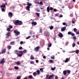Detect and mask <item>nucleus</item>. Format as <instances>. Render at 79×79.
<instances>
[{
	"mask_svg": "<svg viewBox=\"0 0 79 79\" xmlns=\"http://www.w3.org/2000/svg\"><path fill=\"white\" fill-rule=\"evenodd\" d=\"M27 6L26 7V10L28 11H30V9H29V8H30V6L32 5V3H30L29 2H27Z\"/></svg>",
	"mask_w": 79,
	"mask_h": 79,
	"instance_id": "f257e3e1",
	"label": "nucleus"
},
{
	"mask_svg": "<svg viewBox=\"0 0 79 79\" xmlns=\"http://www.w3.org/2000/svg\"><path fill=\"white\" fill-rule=\"evenodd\" d=\"M14 32L15 34V35L16 36H18V35H19L20 34V32L18 31H17L16 30H14Z\"/></svg>",
	"mask_w": 79,
	"mask_h": 79,
	"instance_id": "f03ea898",
	"label": "nucleus"
},
{
	"mask_svg": "<svg viewBox=\"0 0 79 79\" xmlns=\"http://www.w3.org/2000/svg\"><path fill=\"white\" fill-rule=\"evenodd\" d=\"M40 49V47L37 46L36 48H35V49H34V51H35V52H38Z\"/></svg>",
	"mask_w": 79,
	"mask_h": 79,
	"instance_id": "7ed1b4c3",
	"label": "nucleus"
},
{
	"mask_svg": "<svg viewBox=\"0 0 79 79\" xmlns=\"http://www.w3.org/2000/svg\"><path fill=\"white\" fill-rule=\"evenodd\" d=\"M6 52V49L4 48L1 50V54H3Z\"/></svg>",
	"mask_w": 79,
	"mask_h": 79,
	"instance_id": "20e7f679",
	"label": "nucleus"
},
{
	"mask_svg": "<svg viewBox=\"0 0 79 79\" xmlns=\"http://www.w3.org/2000/svg\"><path fill=\"white\" fill-rule=\"evenodd\" d=\"M66 29V26H65L62 28L61 29V31L63 32V31H64Z\"/></svg>",
	"mask_w": 79,
	"mask_h": 79,
	"instance_id": "39448f33",
	"label": "nucleus"
},
{
	"mask_svg": "<svg viewBox=\"0 0 79 79\" xmlns=\"http://www.w3.org/2000/svg\"><path fill=\"white\" fill-rule=\"evenodd\" d=\"M8 15L9 17L10 18H11L12 16H13V13H12L11 12H10L8 13Z\"/></svg>",
	"mask_w": 79,
	"mask_h": 79,
	"instance_id": "423d86ee",
	"label": "nucleus"
},
{
	"mask_svg": "<svg viewBox=\"0 0 79 79\" xmlns=\"http://www.w3.org/2000/svg\"><path fill=\"white\" fill-rule=\"evenodd\" d=\"M5 59L4 58H3L2 60L1 61L0 63L1 64H3L5 63Z\"/></svg>",
	"mask_w": 79,
	"mask_h": 79,
	"instance_id": "0eeeda50",
	"label": "nucleus"
},
{
	"mask_svg": "<svg viewBox=\"0 0 79 79\" xmlns=\"http://www.w3.org/2000/svg\"><path fill=\"white\" fill-rule=\"evenodd\" d=\"M31 24L34 26H35L37 25V22L33 21L31 23Z\"/></svg>",
	"mask_w": 79,
	"mask_h": 79,
	"instance_id": "6e6552de",
	"label": "nucleus"
},
{
	"mask_svg": "<svg viewBox=\"0 0 79 79\" xmlns=\"http://www.w3.org/2000/svg\"><path fill=\"white\" fill-rule=\"evenodd\" d=\"M18 25L20 26V25H22L23 24V22L19 20V23H18Z\"/></svg>",
	"mask_w": 79,
	"mask_h": 79,
	"instance_id": "1a4fd4ad",
	"label": "nucleus"
},
{
	"mask_svg": "<svg viewBox=\"0 0 79 79\" xmlns=\"http://www.w3.org/2000/svg\"><path fill=\"white\" fill-rule=\"evenodd\" d=\"M6 35V37H9L10 36V32H7Z\"/></svg>",
	"mask_w": 79,
	"mask_h": 79,
	"instance_id": "9d476101",
	"label": "nucleus"
},
{
	"mask_svg": "<svg viewBox=\"0 0 79 79\" xmlns=\"http://www.w3.org/2000/svg\"><path fill=\"white\" fill-rule=\"evenodd\" d=\"M58 36H59V37L62 38V37H63V35L62 33H60V34H58Z\"/></svg>",
	"mask_w": 79,
	"mask_h": 79,
	"instance_id": "9b49d317",
	"label": "nucleus"
},
{
	"mask_svg": "<svg viewBox=\"0 0 79 79\" xmlns=\"http://www.w3.org/2000/svg\"><path fill=\"white\" fill-rule=\"evenodd\" d=\"M19 22V20H17L15 22V25H16L17 26H18V24Z\"/></svg>",
	"mask_w": 79,
	"mask_h": 79,
	"instance_id": "f8f14e48",
	"label": "nucleus"
},
{
	"mask_svg": "<svg viewBox=\"0 0 79 79\" xmlns=\"http://www.w3.org/2000/svg\"><path fill=\"white\" fill-rule=\"evenodd\" d=\"M36 72L37 73V75H39V74H40V70H37Z\"/></svg>",
	"mask_w": 79,
	"mask_h": 79,
	"instance_id": "ddd939ff",
	"label": "nucleus"
},
{
	"mask_svg": "<svg viewBox=\"0 0 79 79\" xmlns=\"http://www.w3.org/2000/svg\"><path fill=\"white\" fill-rule=\"evenodd\" d=\"M0 7L1 8H6V6H5V5L4 4L1 6Z\"/></svg>",
	"mask_w": 79,
	"mask_h": 79,
	"instance_id": "4468645a",
	"label": "nucleus"
},
{
	"mask_svg": "<svg viewBox=\"0 0 79 79\" xmlns=\"http://www.w3.org/2000/svg\"><path fill=\"white\" fill-rule=\"evenodd\" d=\"M63 74L65 76H66V73H67V72H66V70H64L63 71Z\"/></svg>",
	"mask_w": 79,
	"mask_h": 79,
	"instance_id": "2eb2a0df",
	"label": "nucleus"
},
{
	"mask_svg": "<svg viewBox=\"0 0 79 79\" xmlns=\"http://www.w3.org/2000/svg\"><path fill=\"white\" fill-rule=\"evenodd\" d=\"M67 73H68V74H69L71 73V71L69 70H66Z\"/></svg>",
	"mask_w": 79,
	"mask_h": 79,
	"instance_id": "dca6fc26",
	"label": "nucleus"
},
{
	"mask_svg": "<svg viewBox=\"0 0 79 79\" xmlns=\"http://www.w3.org/2000/svg\"><path fill=\"white\" fill-rule=\"evenodd\" d=\"M50 6H48L47 8V11L48 12H50Z\"/></svg>",
	"mask_w": 79,
	"mask_h": 79,
	"instance_id": "f3484780",
	"label": "nucleus"
},
{
	"mask_svg": "<svg viewBox=\"0 0 79 79\" xmlns=\"http://www.w3.org/2000/svg\"><path fill=\"white\" fill-rule=\"evenodd\" d=\"M54 76V75L53 74L52 75H51L49 76V79H51V78H52V77H53Z\"/></svg>",
	"mask_w": 79,
	"mask_h": 79,
	"instance_id": "a211bd4d",
	"label": "nucleus"
},
{
	"mask_svg": "<svg viewBox=\"0 0 79 79\" xmlns=\"http://www.w3.org/2000/svg\"><path fill=\"white\" fill-rule=\"evenodd\" d=\"M49 75H47L46 76L45 79H50V78H49Z\"/></svg>",
	"mask_w": 79,
	"mask_h": 79,
	"instance_id": "6ab92c4d",
	"label": "nucleus"
},
{
	"mask_svg": "<svg viewBox=\"0 0 79 79\" xmlns=\"http://www.w3.org/2000/svg\"><path fill=\"white\" fill-rule=\"evenodd\" d=\"M68 60H69V59L68 58H67L65 59V60L64 61L65 63H68Z\"/></svg>",
	"mask_w": 79,
	"mask_h": 79,
	"instance_id": "aec40b11",
	"label": "nucleus"
},
{
	"mask_svg": "<svg viewBox=\"0 0 79 79\" xmlns=\"http://www.w3.org/2000/svg\"><path fill=\"white\" fill-rule=\"evenodd\" d=\"M46 35H47V37H49V36H50V34H49V32H47L46 33Z\"/></svg>",
	"mask_w": 79,
	"mask_h": 79,
	"instance_id": "412c9836",
	"label": "nucleus"
},
{
	"mask_svg": "<svg viewBox=\"0 0 79 79\" xmlns=\"http://www.w3.org/2000/svg\"><path fill=\"white\" fill-rule=\"evenodd\" d=\"M30 58L31 60H34V57L32 55H31L30 57Z\"/></svg>",
	"mask_w": 79,
	"mask_h": 79,
	"instance_id": "4be33fe9",
	"label": "nucleus"
},
{
	"mask_svg": "<svg viewBox=\"0 0 79 79\" xmlns=\"http://www.w3.org/2000/svg\"><path fill=\"white\" fill-rule=\"evenodd\" d=\"M7 48L9 50H10L11 48V47L10 45H9L7 46Z\"/></svg>",
	"mask_w": 79,
	"mask_h": 79,
	"instance_id": "5701e85b",
	"label": "nucleus"
},
{
	"mask_svg": "<svg viewBox=\"0 0 79 79\" xmlns=\"http://www.w3.org/2000/svg\"><path fill=\"white\" fill-rule=\"evenodd\" d=\"M15 52V54H18V53H19V51H18L17 50H16Z\"/></svg>",
	"mask_w": 79,
	"mask_h": 79,
	"instance_id": "b1692460",
	"label": "nucleus"
},
{
	"mask_svg": "<svg viewBox=\"0 0 79 79\" xmlns=\"http://www.w3.org/2000/svg\"><path fill=\"white\" fill-rule=\"evenodd\" d=\"M7 31H8V32H10V31H11V29L9 27H7Z\"/></svg>",
	"mask_w": 79,
	"mask_h": 79,
	"instance_id": "393cba45",
	"label": "nucleus"
},
{
	"mask_svg": "<svg viewBox=\"0 0 79 79\" xmlns=\"http://www.w3.org/2000/svg\"><path fill=\"white\" fill-rule=\"evenodd\" d=\"M49 62L50 63H52L53 62V60H49Z\"/></svg>",
	"mask_w": 79,
	"mask_h": 79,
	"instance_id": "a878e982",
	"label": "nucleus"
},
{
	"mask_svg": "<svg viewBox=\"0 0 79 79\" xmlns=\"http://www.w3.org/2000/svg\"><path fill=\"white\" fill-rule=\"evenodd\" d=\"M56 69V67H54L53 68L52 67L51 68V70H52V71H54L55 69Z\"/></svg>",
	"mask_w": 79,
	"mask_h": 79,
	"instance_id": "bb28decb",
	"label": "nucleus"
},
{
	"mask_svg": "<svg viewBox=\"0 0 79 79\" xmlns=\"http://www.w3.org/2000/svg\"><path fill=\"white\" fill-rule=\"evenodd\" d=\"M15 63H16L17 64H21V62H20V61H17V62H15Z\"/></svg>",
	"mask_w": 79,
	"mask_h": 79,
	"instance_id": "cd10ccee",
	"label": "nucleus"
},
{
	"mask_svg": "<svg viewBox=\"0 0 79 79\" xmlns=\"http://www.w3.org/2000/svg\"><path fill=\"white\" fill-rule=\"evenodd\" d=\"M36 15L38 17H39V16H40V14L38 13H36Z\"/></svg>",
	"mask_w": 79,
	"mask_h": 79,
	"instance_id": "c85d7f7f",
	"label": "nucleus"
},
{
	"mask_svg": "<svg viewBox=\"0 0 79 79\" xmlns=\"http://www.w3.org/2000/svg\"><path fill=\"white\" fill-rule=\"evenodd\" d=\"M14 69L16 70H18V67L17 66H15L14 67Z\"/></svg>",
	"mask_w": 79,
	"mask_h": 79,
	"instance_id": "c756f323",
	"label": "nucleus"
},
{
	"mask_svg": "<svg viewBox=\"0 0 79 79\" xmlns=\"http://www.w3.org/2000/svg\"><path fill=\"white\" fill-rule=\"evenodd\" d=\"M28 77V79H32V75H30Z\"/></svg>",
	"mask_w": 79,
	"mask_h": 79,
	"instance_id": "7c9ffc66",
	"label": "nucleus"
},
{
	"mask_svg": "<svg viewBox=\"0 0 79 79\" xmlns=\"http://www.w3.org/2000/svg\"><path fill=\"white\" fill-rule=\"evenodd\" d=\"M53 27H54L53 26H50V29L51 30H52V29H53Z\"/></svg>",
	"mask_w": 79,
	"mask_h": 79,
	"instance_id": "2f4dec72",
	"label": "nucleus"
},
{
	"mask_svg": "<svg viewBox=\"0 0 79 79\" xmlns=\"http://www.w3.org/2000/svg\"><path fill=\"white\" fill-rule=\"evenodd\" d=\"M19 53L21 54L22 55H23V52L22 51H19Z\"/></svg>",
	"mask_w": 79,
	"mask_h": 79,
	"instance_id": "473e14b6",
	"label": "nucleus"
},
{
	"mask_svg": "<svg viewBox=\"0 0 79 79\" xmlns=\"http://www.w3.org/2000/svg\"><path fill=\"white\" fill-rule=\"evenodd\" d=\"M33 74L34 76H35V75L37 74V73H36L35 72H34L33 73Z\"/></svg>",
	"mask_w": 79,
	"mask_h": 79,
	"instance_id": "72a5a7b5",
	"label": "nucleus"
},
{
	"mask_svg": "<svg viewBox=\"0 0 79 79\" xmlns=\"http://www.w3.org/2000/svg\"><path fill=\"white\" fill-rule=\"evenodd\" d=\"M72 34V33L71 31H69L68 33V35H71V34Z\"/></svg>",
	"mask_w": 79,
	"mask_h": 79,
	"instance_id": "f704fd0d",
	"label": "nucleus"
},
{
	"mask_svg": "<svg viewBox=\"0 0 79 79\" xmlns=\"http://www.w3.org/2000/svg\"><path fill=\"white\" fill-rule=\"evenodd\" d=\"M40 71L42 72V73H43V72H44V71H43V69L42 68L40 69Z\"/></svg>",
	"mask_w": 79,
	"mask_h": 79,
	"instance_id": "c9c22d12",
	"label": "nucleus"
},
{
	"mask_svg": "<svg viewBox=\"0 0 79 79\" xmlns=\"http://www.w3.org/2000/svg\"><path fill=\"white\" fill-rule=\"evenodd\" d=\"M1 10L2 11H3L4 12L5 11V9H4V8H2Z\"/></svg>",
	"mask_w": 79,
	"mask_h": 79,
	"instance_id": "e433bc0d",
	"label": "nucleus"
},
{
	"mask_svg": "<svg viewBox=\"0 0 79 79\" xmlns=\"http://www.w3.org/2000/svg\"><path fill=\"white\" fill-rule=\"evenodd\" d=\"M14 43H15V41H12V42H10V44L11 45H13Z\"/></svg>",
	"mask_w": 79,
	"mask_h": 79,
	"instance_id": "4c0bfd02",
	"label": "nucleus"
},
{
	"mask_svg": "<svg viewBox=\"0 0 79 79\" xmlns=\"http://www.w3.org/2000/svg\"><path fill=\"white\" fill-rule=\"evenodd\" d=\"M22 55H23L21 54H18V56L19 57H20L21 56H22Z\"/></svg>",
	"mask_w": 79,
	"mask_h": 79,
	"instance_id": "58836bf2",
	"label": "nucleus"
},
{
	"mask_svg": "<svg viewBox=\"0 0 79 79\" xmlns=\"http://www.w3.org/2000/svg\"><path fill=\"white\" fill-rule=\"evenodd\" d=\"M54 56H51V59H52V60H54V59H55V57H54Z\"/></svg>",
	"mask_w": 79,
	"mask_h": 79,
	"instance_id": "ea45409f",
	"label": "nucleus"
},
{
	"mask_svg": "<svg viewBox=\"0 0 79 79\" xmlns=\"http://www.w3.org/2000/svg\"><path fill=\"white\" fill-rule=\"evenodd\" d=\"M21 78V77L20 76H18L17 78V79H20Z\"/></svg>",
	"mask_w": 79,
	"mask_h": 79,
	"instance_id": "a19ab883",
	"label": "nucleus"
},
{
	"mask_svg": "<svg viewBox=\"0 0 79 79\" xmlns=\"http://www.w3.org/2000/svg\"><path fill=\"white\" fill-rule=\"evenodd\" d=\"M51 47H52V44L51 43H50L48 45V47L50 48Z\"/></svg>",
	"mask_w": 79,
	"mask_h": 79,
	"instance_id": "79ce46f5",
	"label": "nucleus"
},
{
	"mask_svg": "<svg viewBox=\"0 0 79 79\" xmlns=\"http://www.w3.org/2000/svg\"><path fill=\"white\" fill-rule=\"evenodd\" d=\"M71 35L73 37H74V36H75V34L74 33H72Z\"/></svg>",
	"mask_w": 79,
	"mask_h": 79,
	"instance_id": "37998d69",
	"label": "nucleus"
},
{
	"mask_svg": "<svg viewBox=\"0 0 79 79\" xmlns=\"http://www.w3.org/2000/svg\"><path fill=\"white\" fill-rule=\"evenodd\" d=\"M79 52V50H77L76 52V53L77 54H78Z\"/></svg>",
	"mask_w": 79,
	"mask_h": 79,
	"instance_id": "c03bdc74",
	"label": "nucleus"
},
{
	"mask_svg": "<svg viewBox=\"0 0 79 79\" xmlns=\"http://www.w3.org/2000/svg\"><path fill=\"white\" fill-rule=\"evenodd\" d=\"M77 29H76V28H74L73 29V31L74 32H76V31H77Z\"/></svg>",
	"mask_w": 79,
	"mask_h": 79,
	"instance_id": "a18cd8bd",
	"label": "nucleus"
},
{
	"mask_svg": "<svg viewBox=\"0 0 79 79\" xmlns=\"http://www.w3.org/2000/svg\"><path fill=\"white\" fill-rule=\"evenodd\" d=\"M73 40H76V39H77V38L76 36H74L73 38Z\"/></svg>",
	"mask_w": 79,
	"mask_h": 79,
	"instance_id": "49530a36",
	"label": "nucleus"
},
{
	"mask_svg": "<svg viewBox=\"0 0 79 79\" xmlns=\"http://www.w3.org/2000/svg\"><path fill=\"white\" fill-rule=\"evenodd\" d=\"M68 8H70V9H69V10H71V9L72 8H73V6L71 7V6H69Z\"/></svg>",
	"mask_w": 79,
	"mask_h": 79,
	"instance_id": "de8ad7c7",
	"label": "nucleus"
},
{
	"mask_svg": "<svg viewBox=\"0 0 79 79\" xmlns=\"http://www.w3.org/2000/svg\"><path fill=\"white\" fill-rule=\"evenodd\" d=\"M8 27H9V28H10V29H12V28H13V26L11 25L8 26Z\"/></svg>",
	"mask_w": 79,
	"mask_h": 79,
	"instance_id": "09e8293b",
	"label": "nucleus"
},
{
	"mask_svg": "<svg viewBox=\"0 0 79 79\" xmlns=\"http://www.w3.org/2000/svg\"><path fill=\"white\" fill-rule=\"evenodd\" d=\"M50 10H53V7H50L49 8Z\"/></svg>",
	"mask_w": 79,
	"mask_h": 79,
	"instance_id": "8fccbe9b",
	"label": "nucleus"
},
{
	"mask_svg": "<svg viewBox=\"0 0 79 79\" xmlns=\"http://www.w3.org/2000/svg\"><path fill=\"white\" fill-rule=\"evenodd\" d=\"M27 52V50H24L23 51V52L24 53H26Z\"/></svg>",
	"mask_w": 79,
	"mask_h": 79,
	"instance_id": "3c124183",
	"label": "nucleus"
},
{
	"mask_svg": "<svg viewBox=\"0 0 79 79\" xmlns=\"http://www.w3.org/2000/svg\"><path fill=\"white\" fill-rule=\"evenodd\" d=\"M40 5H43V2H42L41 1L40 2Z\"/></svg>",
	"mask_w": 79,
	"mask_h": 79,
	"instance_id": "603ef678",
	"label": "nucleus"
},
{
	"mask_svg": "<svg viewBox=\"0 0 79 79\" xmlns=\"http://www.w3.org/2000/svg\"><path fill=\"white\" fill-rule=\"evenodd\" d=\"M43 30H42V29H40V33H42V31Z\"/></svg>",
	"mask_w": 79,
	"mask_h": 79,
	"instance_id": "864d4df0",
	"label": "nucleus"
},
{
	"mask_svg": "<svg viewBox=\"0 0 79 79\" xmlns=\"http://www.w3.org/2000/svg\"><path fill=\"white\" fill-rule=\"evenodd\" d=\"M75 46H76V44L75 43H74L73 44V47H74Z\"/></svg>",
	"mask_w": 79,
	"mask_h": 79,
	"instance_id": "5fc2aeb1",
	"label": "nucleus"
},
{
	"mask_svg": "<svg viewBox=\"0 0 79 79\" xmlns=\"http://www.w3.org/2000/svg\"><path fill=\"white\" fill-rule=\"evenodd\" d=\"M22 49H23V48L22 47H20L19 48V50H22Z\"/></svg>",
	"mask_w": 79,
	"mask_h": 79,
	"instance_id": "6e6d98bb",
	"label": "nucleus"
},
{
	"mask_svg": "<svg viewBox=\"0 0 79 79\" xmlns=\"http://www.w3.org/2000/svg\"><path fill=\"white\" fill-rule=\"evenodd\" d=\"M66 23L65 22L63 23L62 24L64 25V26H66Z\"/></svg>",
	"mask_w": 79,
	"mask_h": 79,
	"instance_id": "4d7b16f0",
	"label": "nucleus"
},
{
	"mask_svg": "<svg viewBox=\"0 0 79 79\" xmlns=\"http://www.w3.org/2000/svg\"><path fill=\"white\" fill-rule=\"evenodd\" d=\"M31 64H33L34 63V61H31L30 62Z\"/></svg>",
	"mask_w": 79,
	"mask_h": 79,
	"instance_id": "13d9d810",
	"label": "nucleus"
},
{
	"mask_svg": "<svg viewBox=\"0 0 79 79\" xmlns=\"http://www.w3.org/2000/svg\"><path fill=\"white\" fill-rule=\"evenodd\" d=\"M59 15V14H56V15H55V16H58V15Z\"/></svg>",
	"mask_w": 79,
	"mask_h": 79,
	"instance_id": "bf43d9fd",
	"label": "nucleus"
},
{
	"mask_svg": "<svg viewBox=\"0 0 79 79\" xmlns=\"http://www.w3.org/2000/svg\"><path fill=\"white\" fill-rule=\"evenodd\" d=\"M20 44H21V45H22V44H23V41H21L20 42Z\"/></svg>",
	"mask_w": 79,
	"mask_h": 79,
	"instance_id": "052dcab7",
	"label": "nucleus"
},
{
	"mask_svg": "<svg viewBox=\"0 0 79 79\" xmlns=\"http://www.w3.org/2000/svg\"><path fill=\"white\" fill-rule=\"evenodd\" d=\"M55 79H58V76H56L55 77Z\"/></svg>",
	"mask_w": 79,
	"mask_h": 79,
	"instance_id": "680f3d73",
	"label": "nucleus"
},
{
	"mask_svg": "<svg viewBox=\"0 0 79 79\" xmlns=\"http://www.w3.org/2000/svg\"><path fill=\"white\" fill-rule=\"evenodd\" d=\"M30 37H31V36H29L26 38V39H29Z\"/></svg>",
	"mask_w": 79,
	"mask_h": 79,
	"instance_id": "e2e57ef3",
	"label": "nucleus"
},
{
	"mask_svg": "<svg viewBox=\"0 0 79 79\" xmlns=\"http://www.w3.org/2000/svg\"><path fill=\"white\" fill-rule=\"evenodd\" d=\"M57 11V10H56V9H54V11H55V12H56Z\"/></svg>",
	"mask_w": 79,
	"mask_h": 79,
	"instance_id": "0e129e2a",
	"label": "nucleus"
},
{
	"mask_svg": "<svg viewBox=\"0 0 79 79\" xmlns=\"http://www.w3.org/2000/svg\"><path fill=\"white\" fill-rule=\"evenodd\" d=\"M43 58L44 59H46V57H45V56H43Z\"/></svg>",
	"mask_w": 79,
	"mask_h": 79,
	"instance_id": "69168bd1",
	"label": "nucleus"
},
{
	"mask_svg": "<svg viewBox=\"0 0 79 79\" xmlns=\"http://www.w3.org/2000/svg\"><path fill=\"white\" fill-rule=\"evenodd\" d=\"M76 34H78L79 35V31H77L76 32Z\"/></svg>",
	"mask_w": 79,
	"mask_h": 79,
	"instance_id": "338daca9",
	"label": "nucleus"
},
{
	"mask_svg": "<svg viewBox=\"0 0 79 79\" xmlns=\"http://www.w3.org/2000/svg\"><path fill=\"white\" fill-rule=\"evenodd\" d=\"M39 60H36V63H39Z\"/></svg>",
	"mask_w": 79,
	"mask_h": 79,
	"instance_id": "774afa93",
	"label": "nucleus"
}]
</instances>
